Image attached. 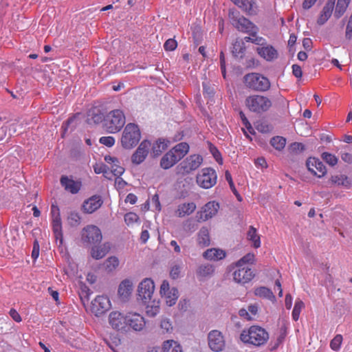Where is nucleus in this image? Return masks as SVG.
<instances>
[{"label":"nucleus","instance_id":"nucleus-1","mask_svg":"<svg viewBox=\"0 0 352 352\" xmlns=\"http://www.w3.org/2000/svg\"><path fill=\"white\" fill-rule=\"evenodd\" d=\"M269 333L263 327L252 325L242 331L240 338L245 343L254 346L265 345L269 340Z\"/></svg>","mask_w":352,"mask_h":352},{"label":"nucleus","instance_id":"nucleus-2","mask_svg":"<svg viewBox=\"0 0 352 352\" xmlns=\"http://www.w3.org/2000/svg\"><path fill=\"white\" fill-rule=\"evenodd\" d=\"M243 81L248 88L255 91L265 92L271 87L270 80L259 73L252 72L246 74Z\"/></svg>","mask_w":352,"mask_h":352},{"label":"nucleus","instance_id":"nucleus-3","mask_svg":"<svg viewBox=\"0 0 352 352\" xmlns=\"http://www.w3.org/2000/svg\"><path fill=\"white\" fill-rule=\"evenodd\" d=\"M245 104L252 112L262 113L267 111L272 107V102L267 96L262 95H252L246 98Z\"/></svg>","mask_w":352,"mask_h":352},{"label":"nucleus","instance_id":"nucleus-4","mask_svg":"<svg viewBox=\"0 0 352 352\" xmlns=\"http://www.w3.org/2000/svg\"><path fill=\"white\" fill-rule=\"evenodd\" d=\"M141 138V133L137 124H128L122 134L120 142L123 148L131 149L138 144Z\"/></svg>","mask_w":352,"mask_h":352},{"label":"nucleus","instance_id":"nucleus-5","mask_svg":"<svg viewBox=\"0 0 352 352\" xmlns=\"http://www.w3.org/2000/svg\"><path fill=\"white\" fill-rule=\"evenodd\" d=\"M125 116L120 109L111 111L104 120V127L107 132L115 133L120 131L125 124Z\"/></svg>","mask_w":352,"mask_h":352},{"label":"nucleus","instance_id":"nucleus-6","mask_svg":"<svg viewBox=\"0 0 352 352\" xmlns=\"http://www.w3.org/2000/svg\"><path fill=\"white\" fill-rule=\"evenodd\" d=\"M203 158L201 155L194 154L187 157L176 168L177 173L185 175L196 170L202 164Z\"/></svg>","mask_w":352,"mask_h":352},{"label":"nucleus","instance_id":"nucleus-7","mask_svg":"<svg viewBox=\"0 0 352 352\" xmlns=\"http://www.w3.org/2000/svg\"><path fill=\"white\" fill-rule=\"evenodd\" d=\"M220 209V204L216 201H210L205 204L196 213L198 222H205L215 217Z\"/></svg>","mask_w":352,"mask_h":352},{"label":"nucleus","instance_id":"nucleus-8","mask_svg":"<svg viewBox=\"0 0 352 352\" xmlns=\"http://www.w3.org/2000/svg\"><path fill=\"white\" fill-rule=\"evenodd\" d=\"M217 173L211 168H202L196 177L197 184L204 189H209L214 186L217 183Z\"/></svg>","mask_w":352,"mask_h":352},{"label":"nucleus","instance_id":"nucleus-9","mask_svg":"<svg viewBox=\"0 0 352 352\" xmlns=\"http://www.w3.org/2000/svg\"><path fill=\"white\" fill-rule=\"evenodd\" d=\"M154 291L155 284L153 280L151 278H146L138 285V295L146 304L151 300Z\"/></svg>","mask_w":352,"mask_h":352},{"label":"nucleus","instance_id":"nucleus-10","mask_svg":"<svg viewBox=\"0 0 352 352\" xmlns=\"http://www.w3.org/2000/svg\"><path fill=\"white\" fill-rule=\"evenodd\" d=\"M111 307V302L107 296H97L91 303L90 310L96 316H100Z\"/></svg>","mask_w":352,"mask_h":352},{"label":"nucleus","instance_id":"nucleus-11","mask_svg":"<svg viewBox=\"0 0 352 352\" xmlns=\"http://www.w3.org/2000/svg\"><path fill=\"white\" fill-rule=\"evenodd\" d=\"M208 344L214 352H220L225 347L226 342L222 333L218 330H212L208 335Z\"/></svg>","mask_w":352,"mask_h":352},{"label":"nucleus","instance_id":"nucleus-12","mask_svg":"<svg viewBox=\"0 0 352 352\" xmlns=\"http://www.w3.org/2000/svg\"><path fill=\"white\" fill-rule=\"evenodd\" d=\"M81 238L84 242H100L102 235L98 226L87 225L81 230Z\"/></svg>","mask_w":352,"mask_h":352},{"label":"nucleus","instance_id":"nucleus-13","mask_svg":"<svg viewBox=\"0 0 352 352\" xmlns=\"http://www.w3.org/2000/svg\"><path fill=\"white\" fill-rule=\"evenodd\" d=\"M52 224L54 234L56 242H63L62 222L60 210L58 206L52 205L51 207Z\"/></svg>","mask_w":352,"mask_h":352},{"label":"nucleus","instance_id":"nucleus-14","mask_svg":"<svg viewBox=\"0 0 352 352\" xmlns=\"http://www.w3.org/2000/svg\"><path fill=\"white\" fill-rule=\"evenodd\" d=\"M109 323L113 329L125 331L127 328L126 316L118 311H111L109 316Z\"/></svg>","mask_w":352,"mask_h":352},{"label":"nucleus","instance_id":"nucleus-15","mask_svg":"<svg viewBox=\"0 0 352 352\" xmlns=\"http://www.w3.org/2000/svg\"><path fill=\"white\" fill-rule=\"evenodd\" d=\"M151 147V143L148 140H143L131 157L133 164H140L146 157Z\"/></svg>","mask_w":352,"mask_h":352},{"label":"nucleus","instance_id":"nucleus-16","mask_svg":"<svg viewBox=\"0 0 352 352\" xmlns=\"http://www.w3.org/2000/svg\"><path fill=\"white\" fill-rule=\"evenodd\" d=\"M308 170L316 177L321 178L327 173V169L323 163L318 158L309 157L306 162Z\"/></svg>","mask_w":352,"mask_h":352},{"label":"nucleus","instance_id":"nucleus-17","mask_svg":"<svg viewBox=\"0 0 352 352\" xmlns=\"http://www.w3.org/2000/svg\"><path fill=\"white\" fill-rule=\"evenodd\" d=\"M239 269L233 273V278L235 282L245 284L250 282L254 276L252 270L248 267H238Z\"/></svg>","mask_w":352,"mask_h":352},{"label":"nucleus","instance_id":"nucleus-18","mask_svg":"<svg viewBox=\"0 0 352 352\" xmlns=\"http://www.w3.org/2000/svg\"><path fill=\"white\" fill-rule=\"evenodd\" d=\"M233 24L239 30L248 34H255L258 31V28L244 16H240L233 21Z\"/></svg>","mask_w":352,"mask_h":352},{"label":"nucleus","instance_id":"nucleus-19","mask_svg":"<svg viewBox=\"0 0 352 352\" xmlns=\"http://www.w3.org/2000/svg\"><path fill=\"white\" fill-rule=\"evenodd\" d=\"M103 201L99 195H94L84 201L82 210L85 213L91 214L100 208Z\"/></svg>","mask_w":352,"mask_h":352},{"label":"nucleus","instance_id":"nucleus-20","mask_svg":"<svg viewBox=\"0 0 352 352\" xmlns=\"http://www.w3.org/2000/svg\"><path fill=\"white\" fill-rule=\"evenodd\" d=\"M127 326L129 325L135 331H141L146 324L144 318L138 314L129 312L126 315Z\"/></svg>","mask_w":352,"mask_h":352},{"label":"nucleus","instance_id":"nucleus-21","mask_svg":"<svg viewBox=\"0 0 352 352\" xmlns=\"http://www.w3.org/2000/svg\"><path fill=\"white\" fill-rule=\"evenodd\" d=\"M258 55L267 61H273L278 56V51L271 45H264L256 48Z\"/></svg>","mask_w":352,"mask_h":352},{"label":"nucleus","instance_id":"nucleus-22","mask_svg":"<svg viewBox=\"0 0 352 352\" xmlns=\"http://www.w3.org/2000/svg\"><path fill=\"white\" fill-rule=\"evenodd\" d=\"M110 249L109 243H92L90 254L93 258L98 260L105 256Z\"/></svg>","mask_w":352,"mask_h":352},{"label":"nucleus","instance_id":"nucleus-23","mask_svg":"<svg viewBox=\"0 0 352 352\" xmlns=\"http://www.w3.org/2000/svg\"><path fill=\"white\" fill-rule=\"evenodd\" d=\"M236 6L242 9L249 15H255L258 11V7L253 0H230Z\"/></svg>","mask_w":352,"mask_h":352},{"label":"nucleus","instance_id":"nucleus-24","mask_svg":"<svg viewBox=\"0 0 352 352\" xmlns=\"http://www.w3.org/2000/svg\"><path fill=\"white\" fill-rule=\"evenodd\" d=\"M197 208V205L195 202H183L179 204L175 211L177 217H184L192 214Z\"/></svg>","mask_w":352,"mask_h":352},{"label":"nucleus","instance_id":"nucleus-25","mask_svg":"<svg viewBox=\"0 0 352 352\" xmlns=\"http://www.w3.org/2000/svg\"><path fill=\"white\" fill-rule=\"evenodd\" d=\"M60 184L65 190L71 192L72 194L78 193L82 186L80 181H75L67 176L61 177Z\"/></svg>","mask_w":352,"mask_h":352},{"label":"nucleus","instance_id":"nucleus-26","mask_svg":"<svg viewBox=\"0 0 352 352\" xmlns=\"http://www.w3.org/2000/svg\"><path fill=\"white\" fill-rule=\"evenodd\" d=\"M335 6V0H328L323 7L320 14L317 20L319 25L324 24L332 14Z\"/></svg>","mask_w":352,"mask_h":352},{"label":"nucleus","instance_id":"nucleus-27","mask_svg":"<svg viewBox=\"0 0 352 352\" xmlns=\"http://www.w3.org/2000/svg\"><path fill=\"white\" fill-rule=\"evenodd\" d=\"M226 253L224 250L219 248H210L205 251L203 256L208 260L219 261L224 258Z\"/></svg>","mask_w":352,"mask_h":352},{"label":"nucleus","instance_id":"nucleus-28","mask_svg":"<svg viewBox=\"0 0 352 352\" xmlns=\"http://www.w3.org/2000/svg\"><path fill=\"white\" fill-rule=\"evenodd\" d=\"M133 290V284L129 280H124L121 282L118 287V294L120 298L125 300L131 295Z\"/></svg>","mask_w":352,"mask_h":352},{"label":"nucleus","instance_id":"nucleus-29","mask_svg":"<svg viewBox=\"0 0 352 352\" xmlns=\"http://www.w3.org/2000/svg\"><path fill=\"white\" fill-rule=\"evenodd\" d=\"M214 272V267L210 264H204L198 267L197 270V278L200 280H204L212 276Z\"/></svg>","mask_w":352,"mask_h":352},{"label":"nucleus","instance_id":"nucleus-30","mask_svg":"<svg viewBox=\"0 0 352 352\" xmlns=\"http://www.w3.org/2000/svg\"><path fill=\"white\" fill-rule=\"evenodd\" d=\"M254 294L260 298L267 299L272 302H276V296L271 289L265 287H259L254 290Z\"/></svg>","mask_w":352,"mask_h":352},{"label":"nucleus","instance_id":"nucleus-31","mask_svg":"<svg viewBox=\"0 0 352 352\" xmlns=\"http://www.w3.org/2000/svg\"><path fill=\"white\" fill-rule=\"evenodd\" d=\"M173 155L179 161L189 151V146L186 142H182L175 146L171 150Z\"/></svg>","mask_w":352,"mask_h":352},{"label":"nucleus","instance_id":"nucleus-32","mask_svg":"<svg viewBox=\"0 0 352 352\" xmlns=\"http://www.w3.org/2000/svg\"><path fill=\"white\" fill-rule=\"evenodd\" d=\"M178 160L177 157L173 155V152L169 151L166 153L161 160L160 166L164 169H168L175 165Z\"/></svg>","mask_w":352,"mask_h":352},{"label":"nucleus","instance_id":"nucleus-33","mask_svg":"<svg viewBox=\"0 0 352 352\" xmlns=\"http://www.w3.org/2000/svg\"><path fill=\"white\" fill-rule=\"evenodd\" d=\"M168 147V142L165 140L159 139L153 145L151 148V153L154 157L160 155Z\"/></svg>","mask_w":352,"mask_h":352},{"label":"nucleus","instance_id":"nucleus-34","mask_svg":"<svg viewBox=\"0 0 352 352\" xmlns=\"http://www.w3.org/2000/svg\"><path fill=\"white\" fill-rule=\"evenodd\" d=\"M163 350L164 352H182L180 344L173 340H166L164 342Z\"/></svg>","mask_w":352,"mask_h":352},{"label":"nucleus","instance_id":"nucleus-35","mask_svg":"<svg viewBox=\"0 0 352 352\" xmlns=\"http://www.w3.org/2000/svg\"><path fill=\"white\" fill-rule=\"evenodd\" d=\"M287 327L285 325L281 326L278 329L276 341L274 342V345L272 346L270 349L271 351L276 349L279 345L283 343L287 336Z\"/></svg>","mask_w":352,"mask_h":352},{"label":"nucleus","instance_id":"nucleus-36","mask_svg":"<svg viewBox=\"0 0 352 352\" xmlns=\"http://www.w3.org/2000/svg\"><path fill=\"white\" fill-rule=\"evenodd\" d=\"M166 299V302L168 306H172L176 303L178 298V290L173 287L170 291L162 295Z\"/></svg>","mask_w":352,"mask_h":352},{"label":"nucleus","instance_id":"nucleus-37","mask_svg":"<svg viewBox=\"0 0 352 352\" xmlns=\"http://www.w3.org/2000/svg\"><path fill=\"white\" fill-rule=\"evenodd\" d=\"M351 0H338L335 15L336 17H340L346 10Z\"/></svg>","mask_w":352,"mask_h":352},{"label":"nucleus","instance_id":"nucleus-38","mask_svg":"<svg viewBox=\"0 0 352 352\" xmlns=\"http://www.w3.org/2000/svg\"><path fill=\"white\" fill-rule=\"evenodd\" d=\"M304 307L305 304L302 300L300 298L296 299L292 314L294 321H297L299 319L300 312Z\"/></svg>","mask_w":352,"mask_h":352},{"label":"nucleus","instance_id":"nucleus-39","mask_svg":"<svg viewBox=\"0 0 352 352\" xmlns=\"http://www.w3.org/2000/svg\"><path fill=\"white\" fill-rule=\"evenodd\" d=\"M271 145L276 150H283L286 144V139L281 136H276L271 139Z\"/></svg>","mask_w":352,"mask_h":352},{"label":"nucleus","instance_id":"nucleus-40","mask_svg":"<svg viewBox=\"0 0 352 352\" xmlns=\"http://www.w3.org/2000/svg\"><path fill=\"white\" fill-rule=\"evenodd\" d=\"M255 256L254 254L248 253L236 263V267H243L246 264H253Z\"/></svg>","mask_w":352,"mask_h":352},{"label":"nucleus","instance_id":"nucleus-41","mask_svg":"<svg viewBox=\"0 0 352 352\" xmlns=\"http://www.w3.org/2000/svg\"><path fill=\"white\" fill-rule=\"evenodd\" d=\"M331 182L337 185H342L348 186L350 185V182L348 177L344 175H333L331 179Z\"/></svg>","mask_w":352,"mask_h":352},{"label":"nucleus","instance_id":"nucleus-42","mask_svg":"<svg viewBox=\"0 0 352 352\" xmlns=\"http://www.w3.org/2000/svg\"><path fill=\"white\" fill-rule=\"evenodd\" d=\"M67 221L71 226L76 227L80 225L81 217L78 212H71L68 215Z\"/></svg>","mask_w":352,"mask_h":352},{"label":"nucleus","instance_id":"nucleus-43","mask_svg":"<svg viewBox=\"0 0 352 352\" xmlns=\"http://www.w3.org/2000/svg\"><path fill=\"white\" fill-rule=\"evenodd\" d=\"M245 50L243 47V42L241 41H236L233 44L232 53L235 56H242Z\"/></svg>","mask_w":352,"mask_h":352},{"label":"nucleus","instance_id":"nucleus-44","mask_svg":"<svg viewBox=\"0 0 352 352\" xmlns=\"http://www.w3.org/2000/svg\"><path fill=\"white\" fill-rule=\"evenodd\" d=\"M210 232L206 227L200 229L198 233V242H210Z\"/></svg>","mask_w":352,"mask_h":352},{"label":"nucleus","instance_id":"nucleus-45","mask_svg":"<svg viewBox=\"0 0 352 352\" xmlns=\"http://www.w3.org/2000/svg\"><path fill=\"white\" fill-rule=\"evenodd\" d=\"M160 312V306L158 302H153V305H147L146 313L150 317L155 316Z\"/></svg>","mask_w":352,"mask_h":352},{"label":"nucleus","instance_id":"nucleus-46","mask_svg":"<svg viewBox=\"0 0 352 352\" xmlns=\"http://www.w3.org/2000/svg\"><path fill=\"white\" fill-rule=\"evenodd\" d=\"M342 342V336L338 334L330 342V347L332 350L337 351L340 349Z\"/></svg>","mask_w":352,"mask_h":352},{"label":"nucleus","instance_id":"nucleus-47","mask_svg":"<svg viewBox=\"0 0 352 352\" xmlns=\"http://www.w3.org/2000/svg\"><path fill=\"white\" fill-rule=\"evenodd\" d=\"M139 221V217L134 212H128L124 215V221L127 226H132Z\"/></svg>","mask_w":352,"mask_h":352},{"label":"nucleus","instance_id":"nucleus-48","mask_svg":"<svg viewBox=\"0 0 352 352\" xmlns=\"http://www.w3.org/2000/svg\"><path fill=\"white\" fill-rule=\"evenodd\" d=\"M119 265V261L116 256H111L106 261V268L109 271H113Z\"/></svg>","mask_w":352,"mask_h":352},{"label":"nucleus","instance_id":"nucleus-49","mask_svg":"<svg viewBox=\"0 0 352 352\" xmlns=\"http://www.w3.org/2000/svg\"><path fill=\"white\" fill-rule=\"evenodd\" d=\"M322 158L330 166H335L338 163V158L333 154L324 152L322 154Z\"/></svg>","mask_w":352,"mask_h":352},{"label":"nucleus","instance_id":"nucleus-50","mask_svg":"<svg viewBox=\"0 0 352 352\" xmlns=\"http://www.w3.org/2000/svg\"><path fill=\"white\" fill-rule=\"evenodd\" d=\"M248 239L251 242H260V236L254 228L250 227L248 232Z\"/></svg>","mask_w":352,"mask_h":352},{"label":"nucleus","instance_id":"nucleus-51","mask_svg":"<svg viewBox=\"0 0 352 352\" xmlns=\"http://www.w3.org/2000/svg\"><path fill=\"white\" fill-rule=\"evenodd\" d=\"M160 327L163 333H170L173 330L171 322L168 319H162L160 324Z\"/></svg>","mask_w":352,"mask_h":352},{"label":"nucleus","instance_id":"nucleus-52","mask_svg":"<svg viewBox=\"0 0 352 352\" xmlns=\"http://www.w3.org/2000/svg\"><path fill=\"white\" fill-rule=\"evenodd\" d=\"M177 46V41L173 38L168 39L164 45V47L166 51H173L176 49Z\"/></svg>","mask_w":352,"mask_h":352},{"label":"nucleus","instance_id":"nucleus-53","mask_svg":"<svg viewBox=\"0 0 352 352\" xmlns=\"http://www.w3.org/2000/svg\"><path fill=\"white\" fill-rule=\"evenodd\" d=\"M118 164L119 162L111 166V173L116 177L120 176L124 172V168L120 166Z\"/></svg>","mask_w":352,"mask_h":352},{"label":"nucleus","instance_id":"nucleus-54","mask_svg":"<svg viewBox=\"0 0 352 352\" xmlns=\"http://www.w3.org/2000/svg\"><path fill=\"white\" fill-rule=\"evenodd\" d=\"M99 142L100 144L111 147L115 144V138L111 136L101 137Z\"/></svg>","mask_w":352,"mask_h":352},{"label":"nucleus","instance_id":"nucleus-55","mask_svg":"<svg viewBox=\"0 0 352 352\" xmlns=\"http://www.w3.org/2000/svg\"><path fill=\"white\" fill-rule=\"evenodd\" d=\"M239 115H240L241 119L242 120L243 124L246 127V129L248 130V131L250 133H252V132L254 131V129L252 127L251 124L250 123V122L245 117L244 113L243 111H241L239 113Z\"/></svg>","mask_w":352,"mask_h":352},{"label":"nucleus","instance_id":"nucleus-56","mask_svg":"<svg viewBox=\"0 0 352 352\" xmlns=\"http://www.w3.org/2000/svg\"><path fill=\"white\" fill-rule=\"evenodd\" d=\"M210 152L212 154L213 157L216 160V161L219 163H222V157L220 152L218 149L214 146H210Z\"/></svg>","mask_w":352,"mask_h":352},{"label":"nucleus","instance_id":"nucleus-57","mask_svg":"<svg viewBox=\"0 0 352 352\" xmlns=\"http://www.w3.org/2000/svg\"><path fill=\"white\" fill-rule=\"evenodd\" d=\"M249 35H251L254 37L253 43L261 46H263L264 44H266L265 39L261 36H257V33L250 34Z\"/></svg>","mask_w":352,"mask_h":352},{"label":"nucleus","instance_id":"nucleus-58","mask_svg":"<svg viewBox=\"0 0 352 352\" xmlns=\"http://www.w3.org/2000/svg\"><path fill=\"white\" fill-rule=\"evenodd\" d=\"M126 185V182L123 180L120 176L116 177L115 179V186L117 189L120 190L123 189Z\"/></svg>","mask_w":352,"mask_h":352},{"label":"nucleus","instance_id":"nucleus-59","mask_svg":"<svg viewBox=\"0 0 352 352\" xmlns=\"http://www.w3.org/2000/svg\"><path fill=\"white\" fill-rule=\"evenodd\" d=\"M180 274V267L178 265H175L172 267L170 271V276L173 279H177Z\"/></svg>","mask_w":352,"mask_h":352},{"label":"nucleus","instance_id":"nucleus-60","mask_svg":"<svg viewBox=\"0 0 352 352\" xmlns=\"http://www.w3.org/2000/svg\"><path fill=\"white\" fill-rule=\"evenodd\" d=\"M106 168H107V167L104 165H102V164L99 165V166L97 165V166H94V171L97 174L103 173L106 177L111 179L110 177H108L109 173L106 170Z\"/></svg>","mask_w":352,"mask_h":352},{"label":"nucleus","instance_id":"nucleus-61","mask_svg":"<svg viewBox=\"0 0 352 352\" xmlns=\"http://www.w3.org/2000/svg\"><path fill=\"white\" fill-rule=\"evenodd\" d=\"M10 316L11 318L16 322H20L21 321V317L18 311L14 309H11L10 310Z\"/></svg>","mask_w":352,"mask_h":352},{"label":"nucleus","instance_id":"nucleus-62","mask_svg":"<svg viewBox=\"0 0 352 352\" xmlns=\"http://www.w3.org/2000/svg\"><path fill=\"white\" fill-rule=\"evenodd\" d=\"M40 247L39 243H34L32 251V258L34 261H36L39 256Z\"/></svg>","mask_w":352,"mask_h":352},{"label":"nucleus","instance_id":"nucleus-63","mask_svg":"<svg viewBox=\"0 0 352 352\" xmlns=\"http://www.w3.org/2000/svg\"><path fill=\"white\" fill-rule=\"evenodd\" d=\"M171 289H170L169 283L167 280H164L160 287V294L161 295H164L167 292H170Z\"/></svg>","mask_w":352,"mask_h":352},{"label":"nucleus","instance_id":"nucleus-64","mask_svg":"<svg viewBox=\"0 0 352 352\" xmlns=\"http://www.w3.org/2000/svg\"><path fill=\"white\" fill-rule=\"evenodd\" d=\"M292 72L296 78H300L302 74L301 67L298 65L292 66Z\"/></svg>","mask_w":352,"mask_h":352}]
</instances>
